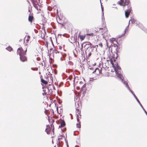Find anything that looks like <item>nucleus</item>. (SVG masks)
<instances>
[{"label": "nucleus", "mask_w": 147, "mask_h": 147, "mask_svg": "<svg viewBox=\"0 0 147 147\" xmlns=\"http://www.w3.org/2000/svg\"><path fill=\"white\" fill-rule=\"evenodd\" d=\"M117 3L121 6L125 7L127 6V7L131 6L129 0H120L117 2Z\"/></svg>", "instance_id": "1"}, {"label": "nucleus", "mask_w": 147, "mask_h": 147, "mask_svg": "<svg viewBox=\"0 0 147 147\" xmlns=\"http://www.w3.org/2000/svg\"><path fill=\"white\" fill-rule=\"evenodd\" d=\"M54 126L53 124L50 125H48L46 128L45 131L47 134H50L51 133L52 131L54 132Z\"/></svg>", "instance_id": "2"}, {"label": "nucleus", "mask_w": 147, "mask_h": 147, "mask_svg": "<svg viewBox=\"0 0 147 147\" xmlns=\"http://www.w3.org/2000/svg\"><path fill=\"white\" fill-rule=\"evenodd\" d=\"M127 9L125 10V16L126 18H128L129 15L130 13H131L132 11V7L131 6H129L127 7Z\"/></svg>", "instance_id": "3"}, {"label": "nucleus", "mask_w": 147, "mask_h": 147, "mask_svg": "<svg viewBox=\"0 0 147 147\" xmlns=\"http://www.w3.org/2000/svg\"><path fill=\"white\" fill-rule=\"evenodd\" d=\"M39 1L40 0H31L34 7L37 10H38V7L39 6Z\"/></svg>", "instance_id": "4"}, {"label": "nucleus", "mask_w": 147, "mask_h": 147, "mask_svg": "<svg viewBox=\"0 0 147 147\" xmlns=\"http://www.w3.org/2000/svg\"><path fill=\"white\" fill-rule=\"evenodd\" d=\"M27 51V49L26 50V51H23L22 48L20 47L18 49L17 51V53L18 55H19V56H20L23 54H26V52Z\"/></svg>", "instance_id": "5"}, {"label": "nucleus", "mask_w": 147, "mask_h": 147, "mask_svg": "<svg viewBox=\"0 0 147 147\" xmlns=\"http://www.w3.org/2000/svg\"><path fill=\"white\" fill-rule=\"evenodd\" d=\"M112 42L114 44V47H116V54L117 55V53H119V49H120L119 47H118V46L115 44V43L117 42V43L116 40L114 39H113V40H112Z\"/></svg>", "instance_id": "6"}, {"label": "nucleus", "mask_w": 147, "mask_h": 147, "mask_svg": "<svg viewBox=\"0 0 147 147\" xmlns=\"http://www.w3.org/2000/svg\"><path fill=\"white\" fill-rule=\"evenodd\" d=\"M76 113L77 121L79 122L80 119L81 118V115L80 114L81 112L80 111L79 109H76Z\"/></svg>", "instance_id": "7"}, {"label": "nucleus", "mask_w": 147, "mask_h": 147, "mask_svg": "<svg viewBox=\"0 0 147 147\" xmlns=\"http://www.w3.org/2000/svg\"><path fill=\"white\" fill-rule=\"evenodd\" d=\"M101 72V68L100 67L99 68H96L95 70L94 71L93 73H94L96 75H98L100 74Z\"/></svg>", "instance_id": "8"}, {"label": "nucleus", "mask_w": 147, "mask_h": 147, "mask_svg": "<svg viewBox=\"0 0 147 147\" xmlns=\"http://www.w3.org/2000/svg\"><path fill=\"white\" fill-rule=\"evenodd\" d=\"M117 56L115 58L113 56L112 58L110 60L111 63V61H112L114 64V65L117 66L118 65V63L116 62V59H117Z\"/></svg>", "instance_id": "9"}, {"label": "nucleus", "mask_w": 147, "mask_h": 147, "mask_svg": "<svg viewBox=\"0 0 147 147\" xmlns=\"http://www.w3.org/2000/svg\"><path fill=\"white\" fill-rule=\"evenodd\" d=\"M48 82L50 83L49 85H51L53 83V78L52 75L48 77Z\"/></svg>", "instance_id": "10"}, {"label": "nucleus", "mask_w": 147, "mask_h": 147, "mask_svg": "<svg viewBox=\"0 0 147 147\" xmlns=\"http://www.w3.org/2000/svg\"><path fill=\"white\" fill-rule=\"evenodd\" d=\"M111 64H112L113 67L114 68L116 72H117L119 70H120L121 68L118 65L117 66L116 65H114V64L112 61H111Z\"/></svg>", "instance_id": "11"}, {"label": "nucleus", "mask_w": 147, "mask_h": 147, "mask_svg": "<svg viewBox=\"0 0 147 147\" xmlns=\"http://www.w3.org/2000/svg\"><path fill=\"white\" fill-rule=\"evenodd\" d=\"M26 54H23V55L20 56V59L21 61L23 62H24L27 60V58L25 56Z\"/></svg>", "instance_id": "12"}, {"label": "nucleus", "mask_w": 147, "mask_h": 147, "mask_svg": "<svg viewBox=\"0 0 147 147\" xmlns=\"http://www.w3.org/2000/svg\"><path fill=\"white\" fill-rule=\"evenodd\" d=\"M34 20V17L33 15L30 13L28 16V21L30 22V23H32L33 20Z\"/></svg>", "instance_id": "13"}, {"label": "nucleus", "mask_w": 147, "mask_h": 147, "mask_svg": "<svg viewBox=\"0 0 147 147\" xmlns=\"http://www.w3.org/2000/svg\"><path fill=\"white\" fill-rule=\"evenodd\" d=\"M101 72L100 74L105 75L107 74L106 73L107 72L105 69L104 67L101 68Z\"/></svg>", "instance_id": "14"}, {"label": "nucleus", "mask_w": 147, "mask_h": 147, "mask_svg": "<svg viewBox=\"0 0 147 147\" xmlns=\"http://www.w3.org/2000/svg\"><path fill=\"white\" fill-rule=\"evenodd\" d=\"M65 122L64 120H61V122L60 125L59 126V127H63L65 125Z\"/></svg>", "instance_id": "15"}, {"label": "nucleus", "mask_w": 147, "mask_h": 147, "mask_svg": "<svg viewBox=\"0 0 147 147\" xmlns=\"http://www.w3.org/2000/svg\"><path fill=\"white\" fill-rule=\"evenodd\" d=\"M63 19H61L60 18H59L57 20V22L61 25V26L62 27L63 23Z\"/></svg>", "instance_id": "16"}, {"label": "nucleus", "mask_w": 147, "mask_h": 147, "mask_svg": "<svg viewBox=\"0 0 147 147\" xmlns=\"http://www.w3.org/2000/svg\"><path fill=\"white\" fill-rule=\"evenodd\" d=\"M41 77H42V76H40V78H41ZM41 81L42 83L45 85L47 84L48 83L47 81L44 80V79L42 78H41Z\"/></svg>", "instance_id": "17"}, {"label": "nucleus", "mask_w": 147, "mask_h": 147, "mask_svg": "<svg viewBox=\"0 0 147 147\" xmlns=\"http://www.w3.org/2000/svg\"><path fill=\"white\" fill-rule=\"evenodd\" d=\"M100 30H102V33H105L106 32L107 30V28L105 27H104L103 28H100Z\"/></svg>", "instance_id": "18"}, {"label": "nucleus", "mask_w": 147, "mask_h": 147, "mask_svg": "<svg viewBox=\"0 0 147 147\" xmlns=\"http://www.w3.org/2000/svg\"><path fill=\"white\" fill-rule=\"evenodd\" d=\"M67 22V20L65 19H64V20L63 19V22L62 23H63L62 27H63L66 24Z\"/></svg>", "instance_id": "19"}, {"label": "nucleus", "mask_w": 147, "mask_h": 147, "mask_svg": "<svg viewBox=\"0 0 147 147\" xmlns=\"http://www.w3.org/2000/svg\"><path fill=\"white\" fill-rule=\"evenodd\" d=\"M79 37H80L81 40L82 41L84 39V38H85L86 36L85 35H79Z\"/></svg>", "instance_id": "20"}, {"label": "nucleus", "mask_w": 147, "mask_h": 147, "mask_svg": "<svg viewBox=\"0 0 147 147\" xmlns=\"http://www.w3.org/2000/svg\"><path fill=\"white\" fill-rule=\"evenodd\" d=\"M89 47L88 48L87 50L86 51V54L87 55H88V57H90L91 56V52H89V51H88V49Z\"/></svg>", "instance_id": "21"}, {"label": "nucleus", "mask_w": 147, "mask_h": 147, "mask_svg": "<svg viewBox=\"0 0 147 147\" xmlns=\"http://www.w3.org/2000/svg\"><path fill=\"white\" fill-rule=\"evenodd\" d=\"M79 123H77L76 126L77 127L80 128L81 127V124L80 123V121L79 122L78 121Z\"/></svg>", "instance_id": "22"}, {"label": "nucleus", "mask_w": 147, "mask_h": 147, "mask_svg": "<svg viewBox=\"0 0 147 147\" xmlns=\"http://www.w3.org/2000/svg\"><path fill=\"white\" fill-rule=\"evenodd\" d=\"M7 49L8 50V51H11L12 50V48L10 47H8L7 48Z\"/></svg>", "instance_id": "23"}, {"label": "nucleus", "mask_w": 147, "mask_h": 147, "mask_svg": "<svg viewBox=\"0 0 147 147\" xmlns=\"http://www.w3.org/2000/svg\"><path fill=\"white\" fill-rule=\"evenodd\" d=\"M30 38V36H27V39L26 40V41L28 43V41L29 40Z\"/></svg>", "instance_id": "24"}, {"label": "nucleus", "mask_w": 147, "mask_h": 147, "mask_svg": "<svg viewBox=\"0 0 147 147\" xmlns=\"http://www.w3.org/2000/svg\"><path fill=\"white\" fill-rule=\"evenodd\" d=\"M116 73V74H117V75L118 77L120 78H121V75L118 72H117Z\"/></svg>", "instance_id": "25"}, {"label": "nucleus", "mask_w": 147, "mask_h": 147, "mask_svg": "<svg viewBox=\"0 0 147 147\" xmlns=\"http://www.w3.org/2000/svg\"><path fill=\"white\" fill-rule=\"evenodd\" d=\"M130 21H131V23L132 24H134L135 22V20L133 19H131Z\"/></svg>", "instance_id": "26"}, {"label": "nucleus", "mask_w": 147, "mask_h": 147, "mask_svg": "<svg viewBox=\"0 0 147 147\" xmlns=\"http://www.w3.org/2000/svg\"><path fill=\"white\" fill-rule=\"evenodd\" d=\"M31 69L34 71H37L38 70V68L37 67H32L31 68Z\"/></svg>", "instance_id": "27"}, {"label": "nucleus", "mask_w": 147, "mask_h": 147, "mask_svg": "<svg viewBox=\"0 0 147 147\" xmlns=\"http://www.w3.org/2000/svg\"><path fill=\"white\" fill-rule=\"evenodd\" d=\"M86 35L87 36H93L94 35V34L93 33H91L90 34H87Z\"/></svg>", "instance_id": "28"}, {"label": "nucleus", "mask_w": 147, "mask_h": 147, "mask_svg": "<svg viewBox=\"0 0 147 147\" xmlns=\"http://www.w3.org/2000/svg\"><path fill=\"white\" fill-rule=\"evenodd\" d=\"M124 84L126 85L127 87L129 88V86L128 85V83L126 82H124Z\"/></svg>", "instance_id": "29"}, {"label": "nucleus", "mask_w": 147, "mask_h": 147, "mask_svg": "<svg viewBox=\"0 0 147 147\" xmlns=\"http://www.w3.org/2000/svg\"><path fill=\"white\" fill-rule=\"evenodd\" d=\"M63 137V136H58V139L59 140H61L62 139Z\"/></svg>", "instance_id": "30"}, {"label": "nucleus", "mask_w": 147, "mask_h": 147, "mask_svg": "<svg viewBox=\"0 0 147 147\" xmlns=\"http://www.w3.org/2000/svg\"><path fill=\"white\" fill-rule=\"evenodd\" d=\"M53 52L54 53H55L56 54L59 53V52L56 49L54 50Z\"/></svg>", "instance_id": "31"}, {"label": "nucleus", "mask_w": 147, "mask_h": 147, "mask_svg": "<svg viewBox=\"0 0 147 147\" xmlns=\"http://www.w3.org/2000/svg\"><path fill=\"white\" fill-rule=\"evenodd\" d=\"M99 45L101 47H102V43H100V44H99Z\"/></svg>", "instance_id": "32"}, {"label": "nucleus", "mask_w": 147, "mask_h": 147, "mask_svg": "<svg viewBox=\"0 0 147 147\" xmlns=\"http://www.w3.org/2000/svg\"><path fill=\"white\" fill-rule=\"evenodd\" d=\"M69 79L70 80H71L72 79V77L70 76L69 77Z\"/></svg>", "instance_id": "33"}, {"label": "nucleus", "mask_w": 147, "mask_h": 147, "mask_svg": "<svg viewBox=\"0 0 147 147\" xmlns=\"http://www.w3.org/2000/svg\"><path fill=\"white\" fill-rule=\"evenodd\" d=\"M45 46H46V47H47V48H48V44L47 43H46V44L45 45Z\"/></svg>", "instance_id": "34"}, {"label": "nucleus", "mask_w": 147, "mask_h": 147, "mask_svg": "<svg viewBox=\"0 0 147 147\" xmlns=\"http://www.w3.org/2000/svg\"><path fill=\"white\" fill-rule=\"evenodd\" d=\"M134 96H135V98H136V99H137V100L138 101V102H139V100L138 99H137V97H136V96H135V95H134Z\"/></svg>", "instance_id": "35"}, {"label": "nucleus", "mask_w": 147, "mask_h": 147, "mask_svg": "<svg viewBox=\"0 0 147 147\" xmlns=\"http://www.w3.org/2000/svg\"><path fill=\"white\" fill-rule=\"evenodd\" d=\"M103 8H102V11H103Z\"/></svg>", "instance_id": "36"}, {"label": "nucleus", "mask_w": 147, "mask_h": 147, "mask_svg": "<svg viewBox=\"0 0 147 147\" xmlns=\"http://www.w3.org/2000/svg\"><path fill=\"white\" fill-rule=\"evenodd\" d=\"M92 47H93V48H94V46H92Z\"/></svg>", "instance_id": "37"}, {"label": "nucleus", "mask_w": 147, "mask_h": 147, "mask_svg": "<svg viewBox=\"0 0 147 147\" xmlns=\"http://www.w3.org/2000/svg\"><path fill=\"white\" fill-rule=\"evenodd\" d=\"M57 111H58V108H57Z\"/></svg>", "instance_id": "38"}, {"label": "nucleus", "mask_w": 147, "mask_h": 147, "mask_svg": "<svg viewBox=\"0 0 147 147\" xmlns=\"http://www.w3.org/2000/svg\"><path fill=\"white\" fill-rule=\"evenodd\" d=\"M90 49V48L89 49ZM90 49H91V50H92V48H90Z\"/></svg>", "instance_id": "39"}]
</instances>
